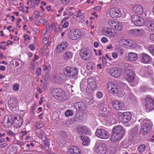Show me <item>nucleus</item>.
<instances>
[{"instance_id": "1", "label": "nucleus", "mask_w": 154, "mask_h": 154, "mask_svg": "<svg viewBox=\"0 0 154 154\" xmlns=\"http://www.w3.org/2000/svg\"><path fill=\"white\" fill-rule=\"evenodd\" d=\"M79 70L77 68L67 66L64 68L63 72L69 77L73 78L78 75Z\"/></svg>"}, {"instance_id": "2", "label": "nucleus", "mask_w": 154, "mask_h": 154, "mask_svg": "<svg viewBox=\"0 0 154 154\" xmlns=\"http://www.w3.org/2000/svg\"><path fill=\"white\" fill-rule=\"evenodd\" d=\"M51 93L55 98L59 101L63 100L65 97V92L61 88H54L51 91Z\"/></svg>"}, {"instance_id": "3", "label": "nucleus", "mask_w": 154, "mask_h": 154, "mask_svg": "<svg viewBox=\"0 0 154 154\" xmlns=\"http://www.w3.org/2000/svg\"><path fill=\"white\" fill-rule=\"evenodd\" d=\"M94 148V151L97 154H105L107 151V147L105 144L97 141Z\"/></svg>"}, {"instance_id": "4", "label": "nucleus", "mask_w": 154, "mask_h": 154, "mask_svg": "<svg viewBox=\"0 0 154 154\" xmlns=\"http://www.w3.org/2000/svg\"><path fill=\"white\" fill-rule=\"evenodd\" d=\"M88 85L86 89V91L88 94L92 95L96 87V83L95 79H88L87 81Z\"/></svg>"}, {"instance_id": "5", "label": "nucleus", "mask_w": 154, "mask_h": 154, "mask_svg": "<svg viewBox=\"0 0 154 154\" xmlns=\"http://www.w3.org/2000/svg\"><path fill=\"white\" fill-rule=\"evenodd\" d=\"M68 37L70 39L75 40L80 38L82 35L81 32L78 29L70 30L68 32Z\"/></svg>"}, {"instance_id": "6", "label": "nucleus", "mask_w": 154, "mask_h": 154, "mask_svg": "<svg viewBox=\"0 0 154 154\" xmlns=\"http://www.w3.org/2000/svg\"><path fill=\"white\" fill-rule=\"evenodd\" d=\"M131 116V114L130 112H126L119 115V118L122 123H126L130 121Z\"/></svg>"}, {"instance_id": "7", "label": "nucleus", "mask_w": 154, "mask_h": 154, "mask_svg": "<svg viewBox=\"0 0 154 154\" xmlns=\"http://www.w3.org/2000/svg\"><path fill=\"white\" fill-rule=\"evenodd\" d=\"M124 76L125 79L130 82H133L134 81L135 74L131 69H125Z\"/></svg>"}, {"instance_id": "8", "label": "nucleus", "mask_w": 154, "mask_h": 154, "mask_svg": "<svg viewBox=\"0 0 154 154\" xmlns=\"http://www.w3.org/2000/svg\"><path fill=\"white\" fill-rule=\"evenodd\" d=\"M151 128V125L149 122H145L141 126L140 133L142 135L148 134Z\"/></svg>"}, {"instance_id": "9", "label": "nucleus", "mask_w": 154, "mask_h": 154, "mask_svg": "<svg viewBox=\"0 0 154 154\" xmlns=\"http://www.w3.org/2000/svg\"><path fill=\"white\" fill-rule=\"evenodd\" d=\"M145 108L147 111H152L154 109V100L147 97L145 100Z\"/></svg>"}, {"instance_id": "10", "label": "nucleus", "mask_w": 154, "mask_h": 154, "mask_svg": "<svg viewBox=\"0 0 154 154\" xmlns=\"http://www.w3.org/2000/svg\"><path fill=\"white\" fill-rule=\"evenodd\" d=\"M134 24L137 26H141L144 23V20L141 17L136 15H133L131 18Z\"/></svg>"}, {"instance_id": "11", "label": "nucleus", "mask_w": 154, "mask_h": 154, "mask_svg": "<svg viewBox=\"0 0 154 154\" xmlns=\"http://www.w3.org/2000/svg\"><path fill=\"white\" fill-rule=\"evenodd\" d=\"M140 61L145 64L150 63L152 61V58L146 53H141L139 54Z\"/></svg>"}, {"instance_id": "12", "label": "nucleus", "mask_w": 154, "mask_h": 154, "mask_svg": "<svg viewBox=\"0 0 154 154\" xmlns=\"http://www.w3.org/2000/svg\"><path fill=\"white\" fill-rule=\"evenodd\" d=\"M123 46L127 48H135L138 46L136 42L131 40H125L123 41Z\"/></svg>"}, {"instance_id": "13", "label": "nucleus", "mask_w": 154, "mask_h": 154, "mask_svg": "<svg viewBox=\"0 0 154 154\" xmlns=\"http://www.w3.org/2000/svg\"><path fill=\"white\" fill-rule=\"evenodd\" d=\"M73 119L75 121H79L81 122H85L87 119V114L84 112L77 113L73 118Z\"/></svg>"}, {"instance_id": "14", "label": "nucleus", "mask_w": 154, "mask_h": 154, "mask_svg": "<svg viewBox=\"0 0 154 154\" xmlns=\"http://www.w3.org/2000/svg\"><path fill=\"white\" fill-rule=\"evenodd\" d=\"M125 129L121 125H119L115 127L112 130V135H124Z\"/></svg>"}, {"instance_id": "15", "label": "nucleus", "mask_w": 154, "mask_h": 154, "mask_svg": "<svg viewBox=\"0 0 154 154\" xmlns=\"http://www.w3.org/2000/svg\"><path fill=\"white\" fill-rule=\"evenodd\" d=\"M109 15L112 18L116 17H119L121 16L122 13L120 10L117 8H112L109 12Z\"/></svg>"}, {"instance_id": "16", "label": "nucleus", "mask_w": 154, "mask_h": 154, "mask_svg": "<svg viewBox=\"0 0 154 154\" xmlns=\"http://www.w3.org/2000/svg\"><path fill=\"white\" fill-rule=\"evenodd\" d=\"M101 32L104 35L109 37H112L114 36L115 35L110 28L106 27L103 28Z\"/></svg>"}, {"instance_id": "17", "label": "nucleus", "mask_w": 154, "mask_h": 154, "mask_svg": "<svg viewBox=\"0 0 154 154\" xmlns=\"http://www.w3.org/2000/svg\"><path fill=\"white\" fill-rule=\"evenodd\" d=\"M14 116H5L4 118L2 123L7 126H10L14 123Z\"/></svg>"}, {"instance_id": "18", "label": "nucleus", "mask_w": 154, "mask_h": 154, "mask_svg": "<svg viewBox=\"0 0 154 154\" xmlns=\"http://www.w3.org/2000/svg\"><path fill=\"white\" fill-rule=\"evenodd\" d=\"M77 131L79 134H90L91 133L88 128L85 126H79L77 128Z\"/></svg>"}, {"instance_id": "19", "label": "nucleus", "mask_w": 154, "mask_h": 154, "mask_svg": "<svg viewBox=\"0 0 154 154\" xmlns=\"http://www.w3.org/2000/svg\"><path fill=\"white\" fill-rule=\"evenodd\" d=\"M89 51L86 49H82L80 53L81 57L85 60H89L90 59L91 54Z\"/></svg>"}, {"instance_id": "20", "label": "nucleus", "mask_w": 154, "mask_h": 154, "mask_svg": "<svg viewBox=\"0 0 154 154\" xmlns=\"http://www.w3.org/2000/svg\"><path fill=\"white\" fill-rule=\"evenodd\" d=\"M109 73L112 76L117 78L120 76L121 74V71L118 68L115 67L112 68L110 69Z\"/></svg>"}, {"instance_id": "21", "label": "nucleus", "mask_w": 154, "mask_h": 154, "mask_svg": "<svg viewBox=\"0 0 154 154\" xmlns=\"http://www.w3.org/2000/svg\"><path fill=\"white\" fill-rule=\"evenodd\" d=\"M113 107L117 110H121L125 107L124 104L123 102L117 100H115L112 103Z\"/></svg>"}, {"instance_id": "22", "label": "nucleus", "mask_w": 154, "mask_h": 154, "mask_svg": "<svg viewBox=\"0 0 154 154\" xmlns=\"http://www.w3.org/2000/svg\"><path fill=\"white\" fill-rule=\"evenodd\" d=\"M107 88L109 90H110L111 93L114 94L117 91L118 88L116 85L112 82L109 83L107 85Z\"/></svg>"}, {"instance_id": "23", "label": "nucleus", "mask_w": 154, "mask_h": 154, "mask_svg": "<svg viewBox=\"0 0 154 154\" xmlns=\"http://www.w3.org/2000/svg\"><path fill=\"white\" fill-rule=\"evenodd\" d=\"M68 45V42L66 41H64L61 43L57 46V52L60 53L63 51L67 48Z\"/></svg>"}, {"instance_id": "24", "label": "nucleus", "mask_w": 154, "mask_h": 154, "mask_svg": "<svg viewBox=\"0 0 154 154\" xmlns=\"http://www.w3.org/2000/svg\"><path fill=\"white\" fill-rule=\"evenodd\" d=\"M14 126L17 128H20L22 125L23 123V120L21 117L19 116L18 117L14 116Z\"/></svg>"}, {"instance_id": "25", "label": "nucleus", "mask_w": 154, "mask_h": 154, "mask_svg": "<svg viewBox=\"0 0 154 154\" xmlns=\"http://www.w3.org/2000/svg\"><path fill=\"white\" fill-rule=\"evenodd\" d=\"M75 108L78 110H82L84 109L85 105L83 102H78L75 103L74 106Z\"/></svg>"}, {"instance_id": "26", "label": "nucleus", "mask_w": 154, "mask_h": 154, "mask_svg": "<svg viewBox=\"0 0 154 154\" xmlns=\"http://www.w3.org/2000/svg\"><path fill=\"white\" fill-rule=\"evenodd\" d=\"M133 11L138 14H142L143 11V7L140 5H137L133 7Z\"/></svg>"}, {"instance_id": "27", "label": "nucleus", "mask_w": 154, "mask_h": 154, "mask_svg": "<svg viewBox=\"0 0 154 154\" xmlns=\"http://www.w3.org/2000/svg\"><path fill=\"white\" fill-rule=\"evenodd\" d=\"M81 151L80 148L74 146L69 149V152L71 154H81Z\"/></svg>"}, {"instance_id": "28", "label": "nucleus", "mask_w": 154, "mask_h": 154, "mask_svg": "<svg viewBox=\"0 0 154 154\" xmlns=\"http://www.w3.org/2000/svg\"><path fill=\"white\" fill-rule=\"evenodd\" d=\"M146 25L148 31L154 32V21L148 20L146 22Z\"/></svg>"}, {"instance_id": "29", "label": "nucleus", "mask_w": 154, "mask_h": 154, "mask_svg": "<svg viewBox=\"0 0 154 154\" xmlns=\"http://www.w3.org/2000/svg\"><path fill=\"white\" fill-rule=\"evenodd\" d=\"M17 103V99L14 98H11L8 100V103L9 106L13 108L16 106Z\"/></svg>"}, {"instance_id": "30", "label": "nucleus", "mask_w": 154, "mask_h": 154, "mask_svg": "<svg viewBox=\"0 0 154 154\" xmlns=\"http://www.w3.org/2000/svg\"><path fill=\"white\" fill-rule=\"evenodd\" d=\"M82 141V144L84 146H88L90 143V138L85 135L81 136L80 137Z\"/></svg>"}, {"instance_id": "31", "label": "nucleus", "mask_w": 154, "mask_h": 154, "mask_svg": "<svg viewBox=\"0 0 154 154\" xmlns=\"http://www.w3.org/2000/svg\"><path fill=\"white\" fill-rule=\"evenodd\" d=\"M128 59L130 61H134L136 60L137 58V54L133 52H129L128 54Z\"/></svg>"}, {"instance_id": "32", "label": "nucleus", "mask_w": 154, "mask_h": 154, "mask_svg": "<svg viewBox=\"0 0 154 154\" xmlns=\"http://www.w3.org/2000/svg\"><path fill=\"white\" fill-rule=\"evenodd\" d=\"M72 53L70 51H66L63 54V59L65 60H69L72 57Z\"/></svg>"}, {"instance_id": "33", "label": "nucleus", "mask_w": 154, "mask_h": 154, "mask_svg": "<svg viewBox=\"0 0 154 154\" xmlns=\"http://www.w3.org/2000/svg\"><path fill=\"white\" fill-rule=\"evenodd\" d=\"M18 128L16 127L14 130L13 132L14 135H17L20 134V133L22 135H26L27 134V132L26 131H22L21 130H20Z\"/></svg>"}, {"instance_id": "34", "label": "nucleus", "mask_w": 154, "mask_h": 154, "mask_svg": "<svg viewBox=\"0 0 154 154\" xmlns=\"http://www.w3.org/2000/svg\"><path fill=\"white\" fill-rule=\"evenodd\" d=\"M141 30L138 29H131L129 31V33L131 35L134 36H138L140 35V32Z\"/></svg>"}, {"instance_id": "35", "label": "nucleus", "mask_w": 154, "mask_h": 154, "mask_svg": "<svg viewBox=\"0 0 154 154\" xmlns=\"http://www.w3.org/2000/svg\"><path fill=\"white\" fill-rule=\"evenodd\" d=\"M85 100L89 104L91 105H94L96 103L91 97H87L85 98Z\"/></svg>"}, {"instance_id": "36", "label": "nucleus", "mask_w": 154, "mask_h": 154, "mask_svg": "<svg viewBox=\"0 0 154 154\" xmlns=\"http://www.w3.org/2000/svg\"><path fill=\"white\" fill-rule=\"evenodd\" d=\"M109 133L103 129H98L96 131L95 135H107Z\"/></svg>"}, {"instance_id": "37", "label": "nucleus", "mask_w": 154, "mask_h": 154, "mask_svg": "<svg viewBox=\"0 0 154 154\" xmlns=\"http://www.w3.org/2000/svg\"><path fill=\"white\" fill-rule=\"evenodd\" d=\"M122 137L119 135H111L110 139L112 142H115L120 140Z\"/></svg>"}, {"instance_id": "38", "label": "nucleus", "mask_w": 154, "mask_h": 154, "mask_svg": "<svg viewBox=\"0 0 154 154\" xmlns=\"http://www.w3.org/2000/svg\"><path fill=\"white\" fill-rule=\"evenodd\" d=\"M114 28L117 31H120L122 28V25L121 23L119 21H116V24Z\"/></svg>"}, {"instance_id": "39", "label": "nucleus", "mask_w": 154, "mask_h": 154, "mask_svg": "<svg viewBox=\"0 0 154 154\" xmlns=\"http://www.w3.org/2000/svg\"><path fill=\"white\" fill-rule=\"evenodd\" d=\"M138 128L136 126L134 128H133L131 130L130 133L131 134L133 135H137L138 134H140V131L138 132Z\"/></svg>"}, {"instance_id": "40", "label": "nucleus", "mask_w": 154, "mask_h": 154, "mask_svg": "<svg viewBox=\"0 0 154 154\" xmlns=\"http://www.w3.org/2000/svg\"><path fill=\"white\" fill-rule=\"evenodd\" d=\"M73 114V111L71 109L67 110L65 112V114L67 117L72 116Z\"/></svg>"}, {"instance_id": "41", "label": "nucleus", "mask_w": 154, "mask_h": 154, "mask_svg": "<svg viewBox=\"0 0 154 154\" xmlns=\"http://www.w3.org/2000/svg\"><path fill=\"white\" fill-rule=\"evenodd\" d=\"M148 50L149 52L154 56V45H151L148 47Z\"/></svg>"}, {"instance_id": "42", "label": "nucleus", "mask_w": 154, "mask_h": 154, "mask_svg": "<svg viewBox=\"0 0 154 154\" xmlns=\"http://www.w3.org/2000/svg\"><path fill=\"white\" fill-rule=\"evenodd\" d=\"M116 95L117 96L119 97H122L123 96L124 94L125 93L123 91H122L119 88L117 91L116 93Z\"/></svg>"}, {"instance_id": "43", "label": "nucleus", "mask_w": 154, "mask_h": 154, "mask_svg": "<svg viewBox=\"0 0 154 154\" xmlns=\"http://www.w3.org/2000/svg\"><path fill=\"white\" fill-rule=\"evenodd\" d=\"M145 145H141L138 147V150L140 153L143 152L145 150Z\"/></svg>"}, {"instance_id": "44", "label": "nucleus", "mask_w": 154, "mask_h": 154, "mask_svg": "<svg viewBox=\"0 0 154 154\" xmlns=\"http://www.w3.org/2000/svg\"><path fill=\"white\" fill-rule=\"evenodd\" d=\"M86 68L88 70H92L94 69V68L93 64L90 63H88L87 64Z\"/></svg>"}, {"instance_id": "45", "label": "nucleus", "mask_w": 154, "mask_h": 154, "mask_svg": "<svg viewBox=\"0 0 154 154\" xmlns=\"http://www.w3.org/2000/svg\"><path fill=\"white\" fill-rule=\"evenodd\" d=\"M100 109L103 111L106 110V106L104 103H101L100 104Z\"/></svg>"}, {"instance_id": "46", "label": "nucleus", "mask_w": 154, "mask_h": 154, "mask_svg": "<svg viewBox=\"0 0 154 154\" xmlns=\"http://www.w3.org/2000/svg\"><path fill=\"white\" fill-rule=\"evenodd\" d=\"M51 67L50 66H47L45 65L43 69L45 71L46 74H48L50 71Z\"/></svg>"}, {"instance_id": "47", "label": "nucleus", "mask_w": 154, "mask_h": 154, "mask_svg": "<svg viewBox=\"0 0 154 154\" xmlns=\"http://www.w3.org/2000/svg\"><path fill=\"white\" fill-rule=\"evenodd\" d=\"M17 150L16 147H12L10 152V154H15L17 152Z\"/></svg>"}, {"instance_id": "48", "label": "nucleus", "mask_w": 154, "mask_h": 154, "mask_svg": "<svg viewBox=\"0 0 154 154\" xmlns=\"http://www.w3.org/2000/svg\"><path fill=\"white\" fill-rule=\"evenodd\" d=\"M109 24L110 26L114 28L116 24V21L112 20H109Z\"/></svg>"}, {"instance_id": "49", "label": "nucleus", "mask_w": 154, "mask_h": 154, "mask_svg": "<svg viewBox=\"0 0 154 154\" xmlns=\"http://www.w3.org/2000/svg\"><path fill=\"white\" fill-rule=\"evenodd\" d=\"M36 73L38 76H39L41 75V69L40 67L37 68L36 71Z\"/></svg>"}, {"instance_id": "50", "label": "nucleus", "mask_w": 154, "mask_h": 154, "mask_svg": "<svg viewBox=\"0 0 154 154\" xmlns=\"http://www.w3.org/2000/svg\"><path fill=\"white\" fill-rule=\"evenodd\" d=\"M129 98L131 100H135L136 99L134 95L132 93H130L129 94Z\"/></svg>"}, {"instance_id": "51", "label": "nucleus", "mask_w": 154, "mask_h": 154, "mask_svg": "<svg viewBox=\"0 0 154 154\" xmlns=\"http://www.w3.org/2000/svg\"><path fill=\"white\" fill-rule=\"evenodd\" d=\"M97 97L99 98H100L103 97V94L101 91H98L96 94Z\"/></svg>"}, {"instance_id": "52", "label": "nucleus", "mask_w": 154, "mask_h": 154, "mask_svg": "<svg viewBox=\"0 0 154 154\" xmlns=\"http://www.w3.org/2000/svg\"><path fill=\"white\" fill-rule=\"evenodd\" d=\"M97 137L102 139H106L108 138L109 135H97Z\"/></svg>"}, {"instance_id": "53", "label": "nucleus", "mask_w": 154, "mask_h": 154, "mask_svg": "<svg viewBox=\"0 0 154 154\" xmlns=\"http://www.w3.org/2000/svg\"><path fill=\"white\" fill-rule=\"evenodd\" d=\"M43 125L42 123L39 122H37L36 124V127L37 128L39 129L42 128V126Z\"/></svg>"}, {"instance_id": "54", "label": "nucleus", "mask_w": 154, "mask_h": 154, "mask_svg": "<svg viewBox=\"0 0 154 154\" xmlns=\"http://www.w3.org/2000/svg\"><path fill=\"white\" fill-rule=\"evenodd\" d=\"M78 13L74 16L75 18H77L81 16L82 15V14L81 12V10H79L78 11Z\"/></svg>"}, {"instance_id": "55", "label": "nucleus", "mask_w": 154, "mask_h": 154, "mask_svg": "<svg viewBox=\"0 0 154 154\" xmlns=\"http://www.w3.org/2000/svg\"><path fill=\"white\" fill-rule=\"evenodd\" d=\"M29 48L32 51H34L35 48V47L32 44H30L29 45Z\"/></svg>"}, {"instance_id": "56", "label": "nucleus", "mask_w": 154, "mask_h": 154, "mask_svg": "<svg viewBox=\"0 0 154 154\" xmlns=\"http://www.w3.org/2000/svg\"><path fill=\"white\" fill-rule=\"evenodd\" d=\"M36 106L35 105H33L31 108V112L34 113V111L36 109Z\"/></svg>"}, {"instance_id": "57", "label": "nucleus", "mask_w": 154, "mask_h": 154, "mask_svg": "<svg viewBox=\"0 0 154 154\" xmlns=\"http://www.w3.org/2000/svg\"><path fill=\"white\" fill-rule=\"evenodd\" d=\"M112 56L114 59H116L118 57V54L115 52L113 53L112 54Z\"/></svg>"}, {"instance_id": "58", "label": "nucleus", "mask_w": 154, "mask_h": 154, "mask_svg": "<svg viewBox=\"0 0 154 154\" xmlns=\"http://www.w3.org/2000/svg\"><path fill=\"white\" fill-rule=\"evenodd\" d=\"M20 63H22L21 60H18L17 61L15 60V63L16 66H18L19 65Z\"/></svg>"}, {"instance_id": "59", "label": "nucleus", "mask_w": 154, "mask_h": 154, "mask_svg": "<svg viewBox=\"0 0 154 154\" xmlns=\"http://www.w3.org/2000/svg\"><path fill=\"white\" fill-rule=\"evenodd\" d=\"M134 140V135H129L128 140L129 141L131 142Z\"/></svg>"}, {"instance_id": "60", "label": "nucleus", "mask_w": 154, "mask_h": 154, "mask_svg": "<svg viewBox=\"0 0 154 154\" xmlns=\"http://www.w3.org/2000/svg\"><path fill=\"white\" fill-rule=\"evenodd\" d=\"M59 81H61L63 79V74L62 73H59Z\"/></svg>"}, {"instance_id": "61", "label": "nucleus", "mask_w": 154, "mask_h": 154, "mask_svg": "<svg viewBox=\"0 0 154 154\" xmlns=\"http://www.w3.org/2000/svg\"><path fill=\"white\" fill-rule=\"evenodd\" d=\"M6 134L8 135H13V132L11 130H8L6 131Z\"/></svg>"}, {"instance_id": "62", "label": "nucleus", "mask_w": 154, "mask_h": 154, "mask_svg": "<svg viewBox=\"0 0 154 154\" xmlns=\"http://www.w3.org/2000/svg\"><path fill=\"white\" fill-rule=\"evenodd\" d=\"M13 89L15 91H17L19 89L18 85L17 84L14 85L13 86Z\"/></svg>"}, {"instance_id": "63", "label": "nucleus", "mask_w": 154, "mask_h": 154, "mask_svg": "<svg viewBox=\"0 0 154 154\" xmlns=\"http://www.w3.org/2000/svg\"><path fill=\"white\" fill-rule=\"evenodd\" d=\"M34 14L35 15V17L37 18L38 17L39 14L38 11H35L34 12Z\"/></svg>"}, {"instance_id": "64", "label": "nucleus", "mask_w": 154, "mask_h": 154, "mask_svg": "<svg viewBox=\"0 0 154 154\" xmlns=\"http://www.w3.org/2000/svg\"><path fill=\"white\" fill-rule=\"evenodd\" d=\"M51 26L52 28V30H54L56 27V24L54 23H51Z\"/></svg>"}]
</instances>
